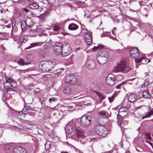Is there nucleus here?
I'll return each mask as SVG.
<instances>
[{
    "mask_svg": "<svg viewBox=\"0 0 153 153\" xmlns=\"http://www.w3.org/2000/svg\"><path fill=\"white\" fill-rule=\"evenodd\" d=\"M92 49L93 52L98 51L99 56L97 55L95 60L97 66L103 65L107 62L108 55L103 45H99L97 46H94Z\"/></svg>",
    "mask_w": 153,
    "mask_h": 153,
    "instance_id": "f257e3e1",
    "label": "nucleus"
},
{
    "mask_svg": "<svg viewBox=\"0 0 153 153\" xmlns=\"http://www.w3.org/2000/svg\"><path fill=\"white\" fill-rule=\"evenodd\" d=\"M130 53L131 56L134 58L136 66H137V64L140 62L145 58L142 53L140 54L139 53L137 48H131L130 50Z\"/></svg>",
    "mask_w": 153,
    "mask_h": 153,
    "instance_id": "f03ea898",
    "label": "nucleus"
},
{
    "mask_svg": "<svg viewBox=\"0 0 153 153\" xmlns=\"http://www.w3.org/2000/svg\"><path fill=\"white\" fill-rule=\"evenodd\" d=\"M131 68L127 65L126 62L125 60L122 59L120 60L116 66L113 68V71L115 72H123L124 71H129Z\"/></svg>",
    "mask_w": 153,
    "mask_h": 153,
    "instance_id": "7ed1b4c3",
    "label": "nucleus"
},
{
    "mask_svg": "<svg viewBox=\"0 0 153 153\" xmlns=\"http://www.w3.org/2000/svg\"><path fill=\"white\" fill-rule=\"evenodd\" d=\"M54 65V63L51 61H44L40 63L39 66L43 71H49L52 70Z\"/></svg>",
    "mask_w": 153,
    "mask_h": 153,
    "instance_id": "20e7f679",
    "label": "nucleus"
},
{
    "mask_svg": "<svg viewBox=\"0 0 153 153\" xmlns=\"http://www.w3.org/2000/svg\"><path fill=\"white\" fill-rule=\"evenodd\" d=\"M95 131L98 135L102 136H105L108 133L107 129L102 125L97 126L95 128Z\"/></svg>",
    "mask_w": 153,
    "mask_h": 153,
    "instance_id": "39448f33",
    "label": "nucleus"
},
{
    "mask_svg": "<svg viewBox=\"0 0 153 153\" xmlns=\"http://www.w3.org/2000/svg\"><path fill=\"white\" fill-rule=\"evenodd\" d=\"M6 82L4 84V86L6 89H7V92L13 91L12 89L10 88L6 85L7 83H9L10 85L13 87H16V83L13 79L11 77H7L6 78Z\"/></svg>",
    "mask_w": 153,
    "mask_h": 153,
    "instance_id": "423d86ee",
    "label": "nucleus"
},
{
    "mask_svg": "<svg viewBox=\"0 0 153 153\" xmlns=\"http://www.w3.org/2000/svg\"><path fill=\"white\" fill-rule=\"evenodd\" d=\"M71 52V47L68 44H63L62 51L61 54L63 56H66L69 55Z\"/></svg>",
    "mask_w": 153,
    "mask_h": 153,
    "instance_id": "0eeeda50",
    "label": "nucleus"
},
{
    "mask_svg": "<svg viewBox=\"0 0 153 153\" xmlns=\"http://www.w3.org/2000/svg\"><path fill=\"white\" fill-rule=\"evenodd\" d=\"M72 138L74 140H78L79 138L85 137V136L83 134V132L82 130L76 128L74 131L73 135L71 136Z\"/></svg>",
    "mask_w": 153,
    "mask_h": 153,
    "instance_id": "6e6552de",
    "label": "nucleus"
},
{
    "mask_svg": "<svg viewBox=\"0 0 153 153\" xmlns=\"http://www.w3.org/2000/svg\"><path fill=\"white\" fill-rule=\"evenodd\" d=\"M63 44L59 42L56 43L54 46L53 53L54 54L59 55L62 53Z\"/></svg>",
    "mask_w": 153,
    "mask_h": 153,
    "instance_id": "1a4fd4ad",
    "label": "nucleus"
},
{
    "mask_svg": "<svg viewBox=\"0 0 153 153\" xmlns=\"http://www.w3.org/2000/svg\"><path fill=\"white\" fill-rule=\"evenodd\" d=\"M76 76L73 74L66 76L64 79L65 82L67 84L74 83L76 82Z\"/></svg>",
    "mask_w": 153,
    "mask_h": 153,
    "instance_id": "9d476101",
    "label": "nucleus"
},
{
    "mask_svg": "<svg viewBox=\"0 0 153 153\" xmlns=\"http://www.w3.org/2000/svg\"><path fill=\"white\" fill-rule=\"evenodd\" d=\"M91 117L89 116L82 117L81 119V124L84 127H86L89 125Z\"/></svg>",
    "mask_w": 153,
    "mask_h": 153,
    "instance_id": "9b49d317",
    "label": "nucleus"
},
{
    "mask_svg": "<svg viewBox=\"0 0 153 153\" xmlns=\"http://www.w3.org/2000/svg\"><path fill=\"white\" fill-rule=\"evenodd\" d=\"M76 128L74 124L72 122H70L66 125L65 130L68 133H71L73 131H74Z\"/></svg>",
    "mask_w": 153,
    "mask_h": 153,
    "instance_id": "f8f14e48",
    "label": "nucleus"
},
{
    "mask_svg": "<svg viewBox=\"0 0 153 153\" xmlns=\"http://www.w3.org/2000/svg\"><path fill=\"white\" fill-rule=\"evenodd\" d=\"M137 97L134 94H129L128 97H126L124 101V103L126 104V103L129 102H132L136 100Z\"/></svg>",
    "mask_w": 153,
    "mask_h": 153,
    "instance_id": "ddd939ff",
    "label": "nucleus"
},
{
    "mask_svg": "<svg viewBox=\"0 0 153 153\" xmlns=\"http://www.w3.org/2000/svg\"><path fill=\"white\" fill-rule=\"evenodd\" d=\"M115 76L112 74H108L106 78L107 83L110 85L114 84L115 83Z\"/></svg>",
    "mask_w": 153,
    "mask_h": 153,
    "instance_id": "4468645a",
    "label": "nucleus"
},
{
    "mask_svg": "<svg viewBox=\"0 0 153 153\" xmlns=\"http://www.w3.org/2000/svg\"><path fill=\"white\" fill-rule=\"evenodd\" d=\"M96 65L95 61L94 62L91 60H87L85 63L86 67L88 69H94L95 68Z\"/></svg>",
    "mask_w": 153,
    "mask_h": 153,
    "instance_id": "2eb2a0df",
    "label": "nucleus"
},
{
    "mask_svg": "<svg viewBox=\"0 0 153 153\" xmlns=\"http://www.w3.org/2000/svg\"><path fill=\"white\" fill-rule=\"evenodd\" d=\"M91 36V34L88 33H86L84 37L85 42L88 45H90L92 43V41Z\"/></svg>",
    "mask_w": 153,
    "mask_h": 153,
    "instance_id": "dca6fc26",
    "label": "nucleus"
},
{
    "mask_svg": "<svg viewBox=\"0 0 153 153\" xmlns=\"http://www.w3.org/2000/svg\"><path fill=\"white\" fill-rule=\"evenodd\" d=\"M42 31V29L40 28H38L34 30L32 29L30 30V33L32 36H35L38 34V33H41Z\"/></svg>",
    "mask_w": 153,
    "mask_h": 153,
    "instance_id": "f3484780",
    "label": "nucleus"
},
{
    "mask_svg": "<svg viewBox=\"0 0 153 153\" xmlns=\"http://www.w3.org/2000/svg\"><path fill=\"white\" fill-rule=\"evenodd\" d=\"M14 153H27L26 150L21 147L15 148L14 149Z\"/></svg>",
    "mask_w": 153,
    "mask_h": 153,
    "instance_id": "a211bd4d",
    "label": "nucleus"
},
{
    "mask_svg": "<svg viewBox=\"0 0 153 153\" xmlns=\"http://www.w3.org/2000/svg\"><path fill=\"white\" fill-rule=\"evenodd\" d=\"M62 69H58L54 71V73L52 74H50L49 75V76L51 75L52 76L54 77L55 78H56L59 76V74L61 72Z\"/></svg>",
    "mask_w": 153,
    "mask_h": 153,
    "instance_id": "6ab92c4d",
    "label": "nucleus"
},
{
    "mask_svg": "<svg viewBox=\"0 0 153 153\" xmlns=\"http://www.w3.org/2000/svg\"><path fill=\"white\" fill-rule=\"evenodd\" d=\"M78 26L75 24H70L68 26V28L69 30H74L77 29Z\"/></svg>",
    "mask_w": 153,
    "mask_h": 153,
    "instance_id": "aec40b11",
    "label": "nucleus"
},
{
    "mask_svg": "<svg viewBox=\"0 0 153 153\" xmlns=\"http://www.w3.org/2000/svg\"><path fill=\"white\" fill-rule=\"evenodd\" d=\"M29 6H30V8L33 9H37L39 8V5L36 2H32L30 4L29 3Z\"/></svg>",
    "mask_w": 153,
    "mask_h": 153,
    "instance_id": "412c9836",
    "label": "nucleus"
},
{
    "mask_svg": "<svg viewBox=\"0 0 153 153\" xmlns=\"http://www.w3.org/2000/svg\"><path fill=\"white\" fill-rule=\"evenodd\" d=\"M18 63L21 65H27L30 63V62H26L23 59H20L17 61Z\"/></svg>",
    "mask_w": 153,
    "mask_h": 153,
    "instance_id": "4be33fe9",
    "label": "nucleus"
},
{
    "mask_svg": "<svg viewBox=\"0 0 153 153\" xmlns=\"http://www.w3.org/2000/svg\"><path fill=\"white\" fill-rule=\"evenodd\" d=\"M153 115V108L151 109L149 112L147 113L145 115L143 116L142 117V119H143L147 117H150L151 115Z\"/></svg>",
    "mask_w": 153,
    "mask_h": 153,
    "instance_id": "5701e85b",
    "label": "nucleus"
},
{
    "mask_svg": "<svg viewBox=\"0 0 153 153\" xmlns=\"http://www.w3.org/2000/svg\"><path fill=\"white\" fill-rule=\"evenodd\" d=\"M63 92L65 94H69L71 92V90L69 87H65L64 89Z\"/></svg>",
    "mask_w": 153,
    "mask_h": 153,
    "instance_id": "b1692460",
    "label": "nucleus"
},
{
    "mask_svg": "<svg viewBox=\"0 0 153 153\" xmlns=\"http://www.w3.org/2000/svg\"><path fill=\"white\" fill-rule=\"evenodd\" d=\"M40 44H41V43L39 42H36L31 43L30 44V46L26 48V49H29L36 46H40Z\"/></svg>",
    "mask_w": 153,
    "mask_h": 153,
    "instance_id": "393cba45",
    "label": "nucleus"
},
{
    "mask_svg": "<svg viewBox=\"0 0 153 153\" xmlns=\"http://www.w3.org/2000/svg\"><path fill=\"white\" fill-rule=\"evenodd\" d=\"M25 23L26 25L28 26H30L33 24L32 20L30 18H27Z\"/></svg>",
    "mask_w": 153,
    "mask_h": 153,
    "instance_id": "a878e982",
    "label": "nucleus"
},
{
    "mask_svg": "<svg viewBox=\"0 0 153 153\" xmlns=\"http://www.w3.org/2000/svg\"><path fill=\"white\" fill-rule=\"evenodd\" d=\"M117 118L118 124L119 126H121L123 122V118L120 115H118L117 116Z\"/></svg>",
    "mask_w": 153,
    "mask_h": 153,
    "instance_id": "bb28decb",
    "label": "nucleus"
},
{
    "mask_svg": "<svg viewBox=\"0 0 153 153\" xmlns=\"http://www.w3.org/2000/svg\"><path fill=\"white\" fill-rule=\"evenodd\" d=\"M142 95L143 97L144 98H148L151 97V95L150 94L146 91L143 92Z\"/></svg>",
    "mask_w": 153,
    "mask_h": 153,
    "instance_id": "cd10ccee",
    "label": "nucleus"
},
{
    "mask_svg": "<svg viewBox=\"0 0 153 153\" xmlns=\"http://www.w3.org/2000/svg\"><path fill=\"white\" fill-rule=\"evenodd\" d=\"M19 40L20 42V45L22 44V43H25L27 41V39H25L23 36H22L20 37V38L19 39Z\"/></svg>",
    "mask_w": 153,
    "mask_h": 153,
    "instance_id": "c85d7f7f",
    "label": "nucleus"
},
{
    "mask_svg": "<svg viewBox=\"0 0 153 153\" xmlns=\"http://www.w3.org/2000/svg\"><path fill=\"white\" fill-rule=\"evenodd\" d=\"M51 146V142L49 141H47L45 144V147L46 149H49Z\"/></svg>",
    "mask_w": 153,
    "mask_h": 153,
    "instance_id": "c756f323",
    "label": "nucleus"
},
{
    "mask_svg": "<svg viewBox=\"0 0 153 153\" xmlns=\"http://www.w3.org/2000/svg\"><path fill=\"white\" fill-rule=\"evenodd\" d=\"M95 93H96V94L97 95L99 96L100 100H102L105 99V97L103 96L102 94H101L100 93H99L97 92H96Z\"/></svg>",
    "mask_w": 153,
    "mask_h": 153,
    "instance_id": "7c9ffc66",
    "label": "nucleus"
},
{
    "mask_svg": "<svg viewBox=\"0 0 153 153\" xmlns=\"http://www.w3.org/2000/svg\"><path fill=\"white\" fill-rule=\"evenodd\" d=\"M20 37L18 36H15L13 38L14 40V41L16 42H17L18 44L20 45V42L19 39Z\"/></svg>",
    "mask_w": 153,
    "mask_h": 153,
    "instance_id": "2f4dec72",
    "label": "nucleus"
},
{
    "mask_svg": "<svg viewBox=\"0 0 153 153\" xmlns=\"http://www.w3.org/2000/svg\"><path fill=\"white\" fill-rule=\"evenodd\" d=\"M60 29V27L59 26H56V25H54L53 27V30L56 31H57L59 30Z\"/></svg>",
    "mask_w": 153,
    "mask_h": 153,
    "instance_id": "473e14b6",
    "label": "nucleus"
},
{
    "mask_svg": "<svg viewBox=\"0 0 153 153\" xmlns=\"http://www.w3.org/2000/svg\"><path fill=\"white\" fill-rule=\"evenodd\" d=\"M127 110V109L125 107H122L120 108L118 111L119 112H126Z\"/></svg>",
    "mask_w": 153,
    "mask_h": 153,
    "instance_id": "72a5a7b5",
    "label": "nucleus"
},
{
    "mask_svg": "<svg viewBox=\"0 0 153 153\" xmlns=\"http://www.w3.org/2000/svg\"><path fill=\"white\" fill-rule=\"evenodd\" d=\"M146 138L149 140H151L150 133H146Z\"/></svg>",
    "mask_w": 153,
    "mask_h": 153,
    "instance_id": "f704fd0d",
    "label": "nucleus"
},
{
    "mask_svg": "<svg viewBox=\"0 0 153 153\" xmlns=\"http://www.w3.org/2000/svg\"><path fill=\"white\" fill-rule=\"evenodd\" d=\"M46 16V14L45 13H44L40 15L39 16V18L41 19H43Z\"/></svg>",
    "mask_w": 153,
    "mask_h": 153,
    "instance_id": "c9c22d12",
    "label": "nucleus"
},
{
    "mask_svg": "<svg viewBox=\"0 0 153 153\" xmlns=\"http://www.w3.org/2000/svg\"><path fill=\"white\" fill-rule=\"evenodd\" d=\"M106 112L104 111H101L100 112H99V114L100 115H101L103 116H104L106 115Z\"/></svg>",
    "mask_w": 153,
    "mask_h": 153,
    "instance_id": "e433bc0d",
    "label": "nucleus"
},
{
    "mask_svg": "<svg viewBox=\"0 0 153 153\" xmlns=\"http://www.w3.org/2000/svg\"><path fill=\"white\" fill-rule=\"evenodd\" d=\"M5 37L6 36L5 35L2 33H0V40L4 39H5Z\"/></svg>",
    "mask_w": 153,
    "mask_h": 153,
    "instance_id": "4c0bfd02",
    "label": "nucleus"
},
{
    "mask_svg": "<svg viewBox=\"0 0 153 153\" xmlns=\"http://www.w3.org/2000/svg\"><path fill=\"white\" fill-rule=\"evenodd\" d=\"M114 95H112L111 97H109L108 98V99L110 102H111L114 99Z\"/></svg>",
    "mask_w": 153,
    "mask_h": 153,
    "instance_id": "58836bf2",
    "label": "nucleus"
},
{
    "mask_svg": "<svg viewBox=\"0 0 153 153\" xmlns=\"http://www.w3.org/2000/svg\"><path fill=\"white\" fill-rule=\"evenodd\" d=\"M123 84H126V82L124 81L122 83L119 84L117 86V88H119L120 86Z\"/></svg>",
    "mask_w": 153,
    "mask_h": 153,
    "instance_id": "ea45409f",
    "label": "nucleus"
},
{
    "mask_svg": "<svg viewBox=\"0 0 153 153\" xmlns=\"http://www.w3.org/2000/svg\"><path fill=\"white\" fill-rule=\"evenodd\" d=\"M26 25L25 22H22L21 25V27L22 30H23L25 28V26Z\"/></svg>",
    "mask_w": 153,
    "mask_h": 153,
    "instance_id": "a19ab883",
    "label": "nucleus"
},
{
    "mask_svg": "<svg viewBox=\"0 0 153 153\" xmlns=\"http://www.w3.org/2000/svg\"><path fill=\"white\" fill-rule=\"evenodd\" d=\"M149 85L148 82L147 81L145 82L144 84L142 85V86L143 88Z\"/></svg>",
    "mask_w": 153,
    "mask_h": 153,
    "instance_id": "79ce46f5",
    "label": "nucleus"
},
{
    "mask_svg": "<svg viewBox=\"0 0 153 153\" xmlns=\"http://www.w3.org/2000/svg\"><path fill=\"white\" fill-rule=\"evenodd\" d=\"M56 100V98L55 97H52L50 98L49 100V101L50 102H51L52 101H54Z\"/></svg>",
    "mask_w": 153,
    "mask_h": 153,
    "instance_id": "37998d69",
    "label": "nucleus"
},
{
    "mask_svg": "<svg viewBox=\"0 0 153 153\" xmlns=\"http://www.w3.org/2000/svg\"><path fill=\"white\" fill-rule=\"evenodd\" d=\"M22 10L26 13H28L30 11V10L26 8H22Z\"/></svg>",
    "mask_w": 153,
    "mask_h": 153,
    "instance_id": "c03bdc74",
    "label": "nucleus"
},
{
    "mask_svg": "<svg viewBox=\"0 0 153 153\" xmlns=\"http://www.w3.org/2000/svg\"><path fill=\"white\" fill-rule=\"evenodd\" d=\"M75 1L78 3H84L85 2V1H83V0H75Z\"/></svg>",
    "mask_w": 153,
    "mask_h": 153,
    "instance_id": "a18cd8bd",
    "label": "nucleus"
},
{
    "mask_svg": "<svg viewBox=\"0 0 153 153\" xmlns=\"http://www.w3.org/2000/svg\"><path fill=\"white\" fill-rule=\"evenodd\" d=\"M25 108H24L23 111H22V113L24 114H27V111H26L25 110H27V109L26 108L25 109Z\"/></svg>",
    "mask_w": 153,
    "mask_h": 153,
    "instance_id": "49530a36",
    "label": "nucleus"
},
{
    "mask_svg": "<svg viewBox=\"0 0 153 153\" xmlns=\"http://www.w3.org/2000/svg\"><path fill=\"white\" fill-rule=\"evenodd\" d=\"M25 108H24L23 111H22V113L24 114H27V111H26L25 110H27V109L26 108L25 109Z\"/></svg>",
    "mask_w": 153,
    "mask_h": 153,
    "instance_id": "de8ad7c7",
    "label": "nucleus"
},
{
    "mask_svg": "<svg viewBox=\"0 0 153 153\" xmlns=\"http://www.w3.org/2000/svg\"><path fill=\"white\" fill-rule=\"evenodd\" d=\"M16 25V23L13 22L12 23V28H14Z\"/></svg>",
    "mask_w": 153,
    "mask_h": 153,
    "instance_id": "09e8293b",
    "label": "nucleus"
},
{
    "mask_svg": "<svg viewBox=\"0 0 153 153\" xmlns=\"http://www.w3.org/2000/svg\"><path fill=\"white\" fill-rule=\"evenodd\" d=\"M109 37L110 39H113V40H115V39H116V38L115 37H113L112 36H109Z\"/></svg>",
    "mask_w": 153,
    "mask_h": 153,
    "instance_id": "8fccbe9b",
    "label": "nucleus"
},
{
    "mask_svg": "<svg viewBox=\"0 0 153 153\" xmlns=\"http://www.w3.org/2000/svg\"><path fill=\"white\" fill-rule=\"evenodd\" d=\"M131 106V105L129 104H128L126 105V106L127 108H129Z\"/></svg>",
    "mask_w": 153,
    "mask_h": 153,
    "instance_id": "3c124183",
    "label": "nucleus"
},
{
    "mask_svg": "<svg viewBox=\"0 0 153 153\" xmlns=\"http://www.w3.org/2000/svg\"><path fill=\"white\" fill-rule=\"evenodd\" d=\"M42 34L43 36H46L48 35V34L47 33H42Z\"/></svg>",
    "mask_w": 153,
    "mask_h": 153,
    "instance_id": "603ef678",
    "label": "nucleus"
},
{
    "mask_svg": "<svg viewBox=\"0 0 153 153\" xmlns=\"http://www.w3.org/2000/svg\"><path fill=\"white\" fill-rule=\"evenodd\" d=\"M139 2L140 6H141L143 4L141 1H139Z\"/></svg>",
    "mask_w": 153,
    "mask_h": 153,
    "instance_id": "864d4df0",
    "label": "nucleus"
},
{
    "mask_svg": "<svg viewBox=\"0 0 153 153\" xmlns=\"http://www.w3.org/2000/svg\"><path fill=\"white\" fill-rule=\"evenodd\" d=\"M145 75L146 76L147 75H148V74H147V72H145Z\"/></svg>",
    "mask_w": 153,
    "mask_h": 153,
    "instance_id": "5fc2aeb1",
    "label": "nucleus"
},
{
    "mask_svg": "<svg viewBox=\"0 0 153 153\" xmlns=\"http://www.w3.org/2000/svg\"><path fill=\"white\" fill-rule=\"evenodd\" d=\"M95 139V138H93L91 139V140H93Z\"/></svg>",
    "mask_w": 153,
    "mask_h": 153,
    "instance_id": "6e6d98bb",
    "label": "nucleus"
},
{
    "mask_svg": "<svg viewBox=\"0 0 153 153\" xmlns=\"http://www.w3.org/2000/svg\"><path fill=\"white\" fill-rule=\"evenodd\" d=\"M124 3L125 4H126V1H124Z\"/></svg>",
    "mask_w": 153,
    "mask_h": 153,
    "instance_id": "4d7b16f0",
    "label": "nucleus"
},
{
    "mask_svg": "<svg viewBox=\"0 0 153 153\" xmlns=\"http://www.w3.org/2000/svg\"><path fill=\"white\" fill-rule=\"evenodd\" d=\"M61 153H67L66 152H62Z\"/></svg>",
    "mask_w": 153,
    "mask_h": 153,
    "instance_id": "13d9d810",
    "label": "nucleus"
},
{
    "mask_svg": "<svg viewBox=\"0 0 153 153\" xmlns=\"http://www.w3.org/2000/svg\"><path fill=\"white\" fill-rule=\"evenodd\" d=\"M3 11L2 10H1V13H3Z\"/></svg>",
    "mask_w": 153,
    "mask_h": 153,
    "instance_id": "bf43d9fd",
    "label": "nucleus"
},
{
    "mask_svg": "<svg viewBox=\"0 0 153 153\" xmlns=\"http://www.w3.org/2000/svg\"><path fill=\"white\" fill-rule=\"evenodd\" d=\"M112 33H113L114 35V33H113V31H112Z\"/></svg>",
    "mask_w": 153,
    "mask_h": 153,
    "instance_id": "052dcab7",
    "label": "nucleus"
},
{
    "mask_svg": "<svg viewBox=\"0 0 153 153\" xmlns=\"http://www.w3.org/2000/svg\"><path fill=\"white\" fill-rule=\"evenodd\" d=\"M87 0H83V1H85V2Z\"/></svg>",
    "mask_w": 153,
    "mask_h": 153,
    "instance_id": "680f3d73",
    "label": "nucleus"
},
{
    "mask_svg": "<svg viewBox=\"0 0 153 153\" xmlns=\"http://www.w3.org/2000/svg\"><path fill=\"white\" fill-rule=\"evenodd\" d=\"M30 62V60L28 61V62Z\"/></svg>",
    "mask_w": 153,
    "mask_h": 153,
    "instance_id": "e2e57ef3",
    "label": "nucleus"
},
{
    "mask_svg": "<svg viewBox=\"0 0 153 153\" xmlns=\"http://www.w3.org/2000/svg\"><path fill=\"white\" fill-rule=\"evenodd\" d=\"M149 62V61H148L146 62L147 63L148 62Z\"/></svg>",
    "mask_w": 153,
    "mask_h": 153,
    "instance_id": "0e129e2a",
    "label": "nucleus"
}]
</instances>
